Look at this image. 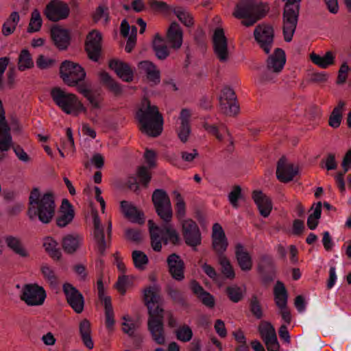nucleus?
Instances as JSON below:
<instances>
[{
	"instance_id": "nucleus-1",
	"label": "nucleus",
	"mask_w": 351,
	"mask_h": 351,
	"mask_svg": "<svg viewBox=\"0 0 351 351\" xmlns=\"http://www.w3.org/2000/svg\"><path fill=\"white\" fill-rule=\"evenodd\" d=\"M143 301L147 308V330L152 339L158 345H164L166 341L165 330V310L159 289L149 287L144 289Z\"/></svg>"
},
{
	"instance_id": "nucleus-2",
	"label": "nucleus",
	"mask_w": 351,
	"mask_h": 351,
	"mask_svg": "<svg viewBox=\"0 0 351 351\" xmlns=\"http://www.w3.org/2000/svg\"><path fill=\"white\" fill-rule=\"evenodd\" d=\"M27 215L33 221L38 219L41 223L51 222L56 214L55 196L52 191L40 194L38 188H34L29 194Z\"/></svg>"
},
{
	"instance_id": "nucleus-3",
	"label": "nucleus",
	"mask_w": 351,
	"mask_h": 351,
	"mask_svg": "<svg viewBox=\"0 0 351 351\" xmlns=\"http://www.w3.org/2000/svg\"><path fill=\"white\" fill-rule=\"evenodd\" d=\"M147 103L145 109L139 108L136 113V119L138 120L140 131L150 137H158L163 130V117L159 112L158 108L155 105H151L150 101L145 99Z\"/></svg>"
},
{
	"instance_id": "nucleus-4",
	"label": "nucleus",
	"mask_w": 351,
	"mask_h": 351,
	"mask_svg": "<svg viewBox=\"0 0 351 351\" xmlns=\"http://www.w3.org/2000/svg\"><path fill=\"white\" fill-rule=\"evenodd\" d=\"M51 96L54 103L67 114L77 116L80 112L87 111L76 95L66 93L60 87L53 88Z\"/></svg>"
},
{
	"instance_id": "nucleus-5",
	"label": "nucleus",
	"mask_w": 351,
	"mask_h": 351,
	"mask_svg": "<svg viewBox=\"0 0 351 351\" xmlns=\"http://www.w3.org/2000/svg\"><path fill=\"white\" fill-rule=\"evenodd\" d=\"M284 3L282 12V33L286 42L292 40L297 27L302 0H282Z\"/></svg>"
},
{
	"instance_id": "nucleus-6",
	"label": "nucleus",
	"mask_w": 351,
	"mask_h": 351,
	"mask_svg": "<svg viewBox=\"0 0 351 351\" xmlns=\"http://www.w3.org/2000/svg\"><path fill=\"white\" fill-rule=\"evenodd\" d=\"M60 77L69 86L76 87L84 84L86 76L84 69L78 63L71 60H64L60 66Z\"/></svg>"
},
{
	"instance_id": "nucleus-7",
	"label": "nucleus",
	"mask_w": 351,
	"mask_h": 351,
	"mask_svg": "<svg viewBox=\"0 0 351 351\" xmlns=\"http://www.w3.org/2000/svg\"><path fill=\"white\" fill-rule=\"evenodd\" d=\"M156 213L158 216L166 223H169L173 217V211L170 198L167 193L162 189L154 191L152 196Z\"/></svg>"
},
{
	"instance_id": "nucleus-8",
	"label": "nucleus",
	"mask_w": 351,
	"mask_h": 351,
	"mask_svg": "<svg viewBox=\"0 0 351 351\" xmlns=\"http://www.w3.org/2000/svg\"><path fill=\"white\" fill-rule=\"evenodd\" d=\"M93 220V238L96 243L98 252L101 256L105 255L106 249L108 247L112 237V222L109 221L107 227V240L105 239L104 230L97 210L92 212Z\"/></svg>"
},
{
	"instance_id": "nucleus-9",
	"label": "nucleus",
	"mask_w": 351,
	"mask_h": 351,
	"mask_svg": "<svg viewBox=\"0 0 351 351\" xmlns=\"http://www.w3.org/2000/svg\"><path fill=\"white\" fill-rule=\"evenodd\" d=\"M46 291L37 284H27L23 287L20 299L27 306L42 305L46 298Z\"/></svg>"
},
{
	"instance_id": "nucleus-10",
	"label": "nucleus",
	"mask_w": 351,
	"mask_h": 351,
	"mask_svg": "<svg viewBox=\"0 0 351 351\" xmlns=\"http://www.w3.org/2000/svg\"><path fill=\"white\" fill-rule=\"evenodd\" d=\"M67 3L61 0H51L45 6L43 14L51 22L66 19L70 14Z\"/></svg>"
},
{
	"instance_id": "nucleus-11",
	"label": "nucleus",
	"mask_w": 351,
	"mask_h": 351,
	"mask_svg": "<svg viewBox=\"0 0 351 351\" xmlns=\"http://www.w3.org/2000/svg\"><path fill=\"white\" fill-rule=\"evenodd\" d=\"M269 8L254 0H241L236 5L233 16L241 19L252 14H267Z\"/></svg>"
},
{
	"instance_id": "nucleus-12",
	"label": "nucleus",
	"mask_w": 351,
	"mask_h": 351,
	"mask_svg": "<svg viewBox=\"0 0 351 351\" xmlns=\"http://www.w3.org/2000/svg\"><path fill=\"white\" fill-rule=\"evenodd\" d=\"M182 233L185 243L197 251V247L202 243V234L200 230L192 219L184 220L182 223Z\"/></svg>"
},
{
	"instance_id": "nucleus-13",
	"label": "nucleus",
	"mask_w": 351,
	"mask_h": 351,
	"mask_svg": "<svg viewBox=\"0 0 351 351\" xmlns=\"http://www.w3.org/2000/svg\"><path fill=\"white\" fill-rule=\"evenodd\" d=\"M254 36L260 47L266 54L269 53L274 38V30L271 25L262 23L257 25L254 31Z\"/></svg>"
},
{
	"instance_id": "nucleus-14",
	"label": "nucleus",
	"mask_w": 351,
	"mask_h": 351,
	"mask_svg": "<svg viewBox=\"0 0 351 351\" xmlns=\"http://www.w3.org/2000/svg\"><path fill=\"white\" fill-rule=\"evenodd\" d=\"M62 291L71 308L77 314L82 313L84 308V298L81 292L69 282L63 285Z\"/></svg>"
},
{
	"instance_id": "nucleus-15",
	"label": "nucleus",
	"mask_w": 351,
	"mask_h": 351,
	"mask_svg": "<svg viewBox=\"0 0 351 351\" xmlns=\"http://www.w3.org/2000/svg\"><path fill=\"white\" fill-rule=\"evenodd\" d=\"M257 269L261 275L262 282L268 285L273 282L276 276V269L273 258L267 254L259 257Z\"/></svg>"
},
{
	"instance_id": "nucleus-16",
	"label": "nucleus",
	"mask_w": 351,
	"mask_h": 351,
	"mask_svg": "<svg viewBox=\"0 0 351 351\" xmlns=\"http://www.w3.org/2000/svg\"><path fill=\"white\" fill-rule=\"evenodd\" d=\"M214 53L221 62H227L229 59L228 39L222 28H217L213 36Z\"/></svg>"
},
{
	"instance_id": "nucleus-17",
	"label": "nucleus",
	"mask_w": 351,
	"mask_h": 351,
	"mask_svg": "<svg viewBox=\"0 0 351 351\" xmlns=\"http://www.w3.org/2000/svg\"><path fill=\"white\" fill-rule=\"evenodd\" d=\"M101 34L97 30L88 33L85 42V51L90 60L97 62L101 52Z\"/></svg>"
},
{
	"instance_id": "nucleus-18",
	"label": "nucleus",
	"mask_w": 351,
	"mask_h": 351,
	"mask_svg": "<svg viewBox=\"0 0 351 351\" xmlns=\"http://www.w3.org/2000/svg\"><path fill=\"white\" fill-rule=\"evenodd\" d=\"M299 168L292 163H288L285 156H282L277 162L276 177L279 181L287 183L293 180L298 173Z\"/></svg>"
},
{
	"instance_id": "nucleus-19",
	"label": "nucleus",
	"mask_w": 351,
	"mask_h": 351,
	"mask_svg": "<svg viewBox=\"0 0 351 351\" xmlns=\"http://www.w3.org/2000/svg\"><path fill=\"white\" fill-rule=\"evenodd\" d=\"M212 247L219 256H223L228 246V239L221 226L215 223L212 228Z\"/></svg>"
},
{
	"instance_id": "nucleus-20",
	"label": "nucleus",
	"mask_w": 351,
	"mask_h": 351,
	"mask_svg": "<svg viewBox=\"0 0 351 351\" xmlns=\"http://www.w3.org/2000/svg\"><path fill=\"white\" fill-rule=\"evenodd\" d=\"M147 224L152 247L155 252H159L162 250V242L164 245H167L170 243V241L168 240L167 235L164 232V230L156 225L153 220L149 219Z\"/></svg>"
},
{
	"instance_id": "nucleus-21",
	"label": "nucleus",
	"mask_w": 351,
	"mask_h": 351,
	"mask_svg": "<svg viewBox=\"0 0 351 351\" xmlns=\"http://www.w3.org/2000/svg\"><path fill=\"white\" fill-rule=\"evenodd\" d=\"M50 33L54 45L60 51H65L68 49L71 40L69 30L55 25L51 28Z\"/></svg>"
},
{
	"instance_id": "nucleus-22",
	"label": "nucleus",
	"mask_w": 351,
	"mask_h": 351,
	"mask_svg": "<svg viewBox=\"0 0 351 351\" xmlns=\"http://www.w3.org/2000/svg\"><path fill=\"white\" fill-rule=\"evenodd\" d=\"M167 263L171 277L176 280L182 281L184 278L185 264L181 257L176 253H172L168 256Z\"/></svg>"
},
{
	"instance_id": "nucleus-23",
	"label": "nucleus",
	"mask_w": 351,
	"mask_h": 351,
	"mask_svg": "<svg viewBox=\"0 0 351 351\" xmlns=\"http://www.w3.org/2000/svg\"><path fill=\"white\" fill-rule=\"evenodd\" d=\"M252 198L256 205L259 213L263 217H267L272 210L271 199L261 190H254L252 193Z\"/></svg>"
},
{
	"instance_id": "nucleus-24",
	"label": "nucleus",
	"mask_w": 351,
	"mask_h": 351,
	"mask_svg": "<svg viewBox=\"0 0 351 351\" xmlns=\"http://www.w3.org/2000/svg\"><path fill=\"white\" fill-rule=\"evenodd\" d=\"M108 66L123 81L131 82L133 80L134 72L128 63L112 59L109 61Z\"/></svg>"
},
{
	"instance_id": "nucleus-25",
	"label": "nucleus",
	"mask_w": 351,
	"mask_h": 351,
	"mask_svg": "<svg viewBox=\"0 0 351 351\" xmlns=\"http://www.w3.org/2000/svg\"><path fill=\"white\" fill-rule=\"evenodd\" d=\"M60 215L56 218V223L59 228H64L71 223L75 217L73 205L67 199H63L60 207Z\"/></svg>"
},
{
	"instance_id": "nucleus-26",
	"label": "nucleus",
	"mask_w": 351,
	"mask_h": 351,
	"mask_svg": "<svg viewBox=\"0 0 351 351\" xmlns=\"http://www.w3.org/2000/svg\"><path fill=\"white\" fill-rule=\"evenodd\" d=\"M182 36L183 32L180 25L173 21L170 24L167 31L166 40H165L170 45L171 48L178 49L182 44Z\"/></svg>"
},
{
	"instance_id": "nucleus-27",
	"label": "nucleus",
	"mask_w": 351,
	"mask_h": 351,
	"mask_svg": "<svg viewBox=\"0 0 351 351\" xmlns=\"http://www.w3.org/2000/svg\"><path fill=\"white\" fill-rule=\"evenodd\" d=\"M138 68L145 72L152 86L158 85L160 82V71L152 62L141 61L138 63Z\"/></svg>"
},
{
	"instance_id": "nucleus-28",
	"label": "nucleus",
	"mask_w": 351,
	"mask_h": 351,
	"mask_svg": "<svg viewBox=\"0 0 351 351\" xmlns=\"http://www.w3.org/2000/svg\"><path fill=\"white\" fill-rule=\"evenodd\" d=\"M266 62L267 68L279 73L284 68L286 62L285 53L284 50L280 48H276L274 50V53L267 58Z\"/></svg>"
},
{
	"instance_id": "nucleus-29",
	"label": "nucleus",
	"mask_w": 351,
	"mask_h": 351,
	"mask_svg": "<svg viewBox=\"0 0 351 351\" xmlns=\"http://www.w3.org/2000/svg\"><path fill=\"white\" fill-rule=\"evenodd\" d=\"M121 208L125 217L133 223H137L140 225L145 223V215L142 211L125 200L121 202Z\"/></svg>"
},
{
	"instance_id": "nucleus-30",
	"label": "nucleus",
	"mask_w": 351,
	"mask_h": 351,
	"mask_svg": "<svg viewBox=\"0 0 351 351\" xmlns=\"http://www.w3.org/2000/svg\"><path fill=\"white\" fill-rule=\"evenodd\" d=\"M166 43L165 39L158 33L154 35L152 47L155 56L160 60H165L170 54Z\"/></svg>"
},
{
	"instance_id": "nucleus-31",
	"label": "nucleus",
	"mask_w": 351,
	"mask_h": 351,
	"mask_svg": "<svg viewBox=\"0 0 351 351\" xmlns=\"http://www.w3.org/2000/svg\"><path fill=\"white\" fill-rule=\"evenodd\" d=\"M235 255L238 264L242 271H250L252 267V260L250 254L244 250L241 243H237L235 247Z\"/></svg>"
},
{
	"instance_id": "nucleus-32",
	"label": "nucleus",
	"mask_w": 351,
	"mask_h": 351,
	"mask_svg": "<svg viewBox=\"0 0 351 351\" xmlns=\"http://www.w3.org/2000/svg\"><path fill=\"white\" fill-rule=\"evenodd\" d=\"M274 295L275 304L278 308H285L287 306L288 292L282 282H276L274 287Z\"/></svg>"
},
{
	"instance_id": "nucleus-33",
	"label": "nucleus",
	"mask_w": 351,
	"mask_h": 351,
	"mask_svg": "<svg viewBox=\"0 0 351 351\" xmlns=\"http://www.w3.org/2000/svg\"><path fill=\"white\" fill-rule=\"evenodd\" d=\"M5 242L8 246L14 253L23 257L27 258L29 256V253L23 246L21 240L12 235H7L4 237Z\"/></svg>"
},
{
	"instance_id": "nucleus-34",
	"label": "nucleus",
	"mask_w": 351,
	"mask_h": 351,
	"mask_svg": "<svg viewBox=\"0 0 351 351\" xmlns=\"http://www.w3.org/2000/svg\"><path fill=\"white\" fill-rule=\"evenodd\" d=\"M310 59L313 64L322 69H326L335 63V56L331 51H326L323 56L312 53L310 54Z\"/></svg>"
},
{
	"instance_id": "nucleus-35",
	"label": "nucleus",
	"mask_w": 351,
	"mask_h": 351,
	"mask_svg": "<svg viewBox=\"0 0 351 351\" xmlns=\"http://www.w3.org/2000/svg\"><path fill=\"white\" fill-rule=\"evenodd\" d=\"M100 81L103 85L116 97L120 96L123 90L119 83L116 82L108 73L102 71L99 73Z\"/></svg>"
},
{
	"instance_id": "nucleus-36",
	"label": "nucleus",
	"mask_w": 351,
	"mask_h": 351,
	"mask_svg": "<svg viewBox=\"0 0 351 351\" xmlns=\"http://www.w3.org/2000/svg\"><path fill=\"white\" fill-rule=\"evenodd\" d=\"M346 102L339 100L337 105L333 108L328 118V125L332 128H338L343 119V112L345 110Z\"/></svg>"
},
{
	"instance_id": "nucleus-37",
	"label": "nucleus",
	"mask_w": 351,
	"mask_h": 351,
	"mask_svg": "<svg viewBox=\"0 0 351 351\" xmlns=\"http://www.w3.org/2000/svg\"><path fill=\"white\" fill-rule=\"evenodd\" d=\"M81 238L78 234H67L62 238V246L64 252L69 254L75 253L80 246Z\"/></svg>"
},
{
	"instance_id": "nucleus-38",
	"label": "nucleus",
	"mask_w": 351,
	"mask_h": 351,
	"mask_svg": "<svg viewBox=\"0 0 351 351\" xmlns=\"http://www.w3.org/2000/svg\"><path fill=\"white\" fill-rule=\"evenodd\" d=\"M79 330L84 344L88 349H93L94 343L91 338V328L90 321L87 319H82L79 324Z\"/></svg>"
},
{
	"instance_id": "nucleus-39",
	"label": "nucleus",
	"mask_w": 351,
	"mask_h": 351,
	"mask_svg": "<svg viewBox=\"0 0 351 351\" xmlns=\"http://www.w3.org/2000/svg\"><path fill=\"white\" fill-rule=\"evenodd\" d=\"M179 21L188 27L194 25V19L192 14L183 7H176L172 10Z\"/></svg>"
},
{
	"instance_id": "nucleus-40",
	"label": "nucleus",
	"mask_w": 351,
	"mask_h": 351,
	"mask_svg": "<svg viewBox=\"0 0 351 351\" xmlns=\"http://www.w3.org/2000/svg\"><path fill=\"white\" fill-rule=\"evenodd\" d=\"M32 67H34V62L31 53L27 49H22L18 58V69L24 71Z\"/></svg>"
},
{
	"instance_id": "nucleus-41",
	"label": "nucleus",
	"mask_w": 351,
	"mask_h": 351,
	"mask_svg": "<svg viewBox=\"0 0 351 351\" xmlns=\"http://www.w3.org/2000/svg\"><path fill=\"white\" fill-rule=\"evenodd\" d=\"M220 110L227 116L235 117L240 111V106L237 100L230 101H219Z\"/></svg>"
},
{
	"instance_id": "nucleus-42",
	"label": "nucleus",
	"mask_w": 351,
	"mask_h": 351,
	"mask_svg": "<svg viewBox=\"0 0 351 351\" xmlns=\"http://www.w3.org/2000/svg\"><path fill=\"white\" fill-rule=\"evenodd\" d=\"M166 291L173 303L178 304L182 307H188L189 304L186 299L180 290L171 286H167Z\"/></svg>"
},
{
	"instance_id": "nucleus-43",
	"label": "nucleus",
	"mask_w": 351,
	"mask_h": 351,
	"mask_svg": "<svg viewBox=\"0 0 351 351\" xmlns=\"http://www.w3.org/2000/svg\"><path fill=\"white\" fill-rule=\"evenodd\" d=\"M42 23L43 21L39 11L37 9L34 10L31 14V19L27 32L28 33H34L40 31Z\"/></svg>"
},
{
	"instance_id": "nucleus-44",
	"label": "nucleus",
	"mask_w": 351,
	"mask_h": 351,
	"mask_svg": "<svg viewBox=\"0 0 351 351\" xmlns=\"http://www.w3.org/2000/svg\"><path fill=\"white\" fill-rule=\"evenodd\" d=\"M104 305L105 309V322L106 328L110 330H112L115 320L112 302H110L109 299L107 298L105 300V303Z\"/></svg>"
},
{
	"instance_id": "nucleus-45",
	"label": "nucleus",
	"mask_w": 351,
	"mask_h": 351,
	"mask_svg": "<svg viewBox=\"0 0 351 351\" xmlns=\"http://www.w3.org/2000/svg\"><path fill=\"white\" fill-rule=\"evenodd\" d=\"M322 205L321 202H317L314 212L307 219V226L310 230H315L318 226L322 215Z\"/></svg>"
},
{
	"instance_id": "nucleus-46",
	"label": "nucleus",
	"mask_w": 351,
	"mask_h": 351,
	"mask_svg": "<svg viewBox=\"0 0 351 351\" xmlns=\"http://www.w3.org/2000/svg\"><path fill=\"white\" fill-rule=\"evenodd\" d=\"M219 264L221 267V273L223 276L228 279H233L235 277L234 269L230 264V261L225 256L219 257Z\"/></svg>"
},
{
	"instance_id": "nucleus-47",
	"label": "nucleus",
	"mask_w": 351,
	"mask_h": 351,
	"mask_svg": "<svg viewBox=\"0 0 351 351\" xmlns=\"http://www.w3.org/2000/svg\"><path fill=\"white\" fill-rule=\"evenodd\" d=\"M132 257L135 267L141 270L144 269L145 265L149 262L147 256L144 252L139 250L133 251Z\"/></svg>"
},
{
	"instance_id": "nucleus-48",
	"label": "nucleus",
	"mask_w": 351,
	"mask_h": 351,
	"mask_svg": "<svg viewBox=\"0 0 351 351\" xmlns=\"http://www.w3.org/2000/svg\"><path fill=\"white\" fill-rule=\"evenodd\" d=\"M149 167L145 166H139L136 170V177L139 182L147 187L152 180V173L149 171Z\"/></svg>"
},
{
	"instance_id": "nucleus-49",
	"label": "nucleus",
	"mask_w": 351,
	"mask_h": 351,
	"mask_svg": "<svg viewBox=\"0 0 351 351\" xmlns=\"http://www.w3.org/2000/svg\"><path fill=\"white\" fill-rule=\"evenodd\" d=\"M250 311L257 319L263 317L262 306L256 295H252L250 300Z\"/></svg>"
},
{
	"instance_id": "nucleus-50",
	"label": "nucleus",
	"mask_w": 351,
	"mask_h": 351,
	"mask_svg": "<svg viewBox=\"0 0 351 351\" xmlns=\"http://www.w3.org/2000/svg\"><path fill=\"white\" fill-rule=\"evenodd\" d=\"M173 194L175 196L176 200L175 205L176 216L178 219H182L185 216L186 214L185 202L178 191H174Z\"/></svg>"
},
{
	"instance_id": "nucleus-51",
	"label": "nucleus",
	"mask_w": 351,
	"mask_h": 351,
	"mask_svg": "<svg viewBox=\"0 0 351 351\" xmlns=\"http://www.w3.org/2000/svg\"><path fill=\"white\" fill-rule=\"evenodd\" d=\"M258 332L264 341L265 339L269 338L273 335L276 336V330L273 325L269 322H265L258 326Z\"/></svg>"
},
{
	"instance_id": "nucleus-52",
	"label": "nucleus",
	"mask_w": 351,
	"mask_h": 351,
	"mask_svg": "<svg viewBox=\"0 0 351 351\" xmlns=\"http://www.w3.org/2000/svg\"><path fill=\"white\" fill-rule=\"evenodd\" d=\"M176 336L178 340L182 342H188L193 337V331L188 325L184 324L176 330Z\"/></svg>"
},
{
	"instance_id": "nucleus-53",
	"label": "nucleus",
	"mask_w": 351,
	"mask_h": 351,
	"mask_svg": "<svg viewBox=\"0 0 351 351\" xmlns=\"http://www.w3.org/2000/svg\"><path fill=\"white\" fill-rule=\"evenodd\" d=\"M226 292L229 299L235 303L239 302L243 298L241 288L238 286L228 287Z\"/></svg>"
},
{
	"instance_id": "nucleus-54",
	"label": "nucleus",
	"mask_w": 351,
	"mask_h": 351,
	"mask_svg": "<svg viewBox=\"0 0 351 351\" xmlns=\"http://www.w3.org/2000/svg\"><path fill=\"white\" fill-rule=\"evenodd\" d=\"M162 229L164 230L165 234L171 244L173 245H179L180 244V237L176 229L169 225L165 226Z\"/></svg>"
},
{
	"instance_id": "nucleus-55",
	"label": "nucleus",
	"mask_w": 351,
	"mask_h": 351,
	"mask_svg": "<svg viewBox=\"0 0 351 351\" xmlns=\"http://www.w3.org/2000/svg\"><path fill=\"white\" fill-rule=\"evenodd\" d=\"M278 74L265 66L259 74V82L261 84L274 82Z\"/></svg>"
},
{
	"instance_id": "nucleus-56",
	"label": "nucleus",
	"mask_w": 351,
	"mask_h": 351,
	"mask_svg": "<svg viewBox=\"0 0 351 351\" xmlns=\"http://www.w3.org/2000/svg\"><path fill=\"white\" fill-rule=\"evenodd\" d=\"M40 271L44 278L47 280L51 285H57L58 277L55 274L54 271L47 264H43L40 267Z\"/></svg>"
},
{
	"instance_id": "nucleus-57",
	"label": "nucleus",
	"mask_w": 351,
	"mask_h": 351,
	"mask_svg": "<svg viewBox=\"0 0 351 351\" xmlns=\"http://www.w3.org/2000/svg\"><path fill=\"white\" fill-rule=\"evenodd\" d=\"M148 4L149 7L157 12H161L165 14H168L173 9L165 1H157V0H149Z\"/></svg>"
},
{
	"instance_id": "nucleus-58",
	"label": "nucleus",
	"mask_w": 351,
	"mask_h": 351,
	"mask_svg": "<svg viewBox=\"0 0 351 351\" xmlns=\"http://www.w3.org/2000/svg\"><path fill=\"white\" fill-rule=\"evenodd\" d=\"M125 235L128 240L136 243H140L143 241L141 230L134 228H128L125 231Z\"/></svg>"
},
{
	"instance_id": "nucleus-59",
	"label": "nucleus",
	"mask_w": 351,
	"mask_h": 351,
	"mask_svg": "<svg viewBox=\"0 0 351 351\" xmlns=\"http://www.w3.org/2000/svg\"><path fill=\"white\" fill-rule=\"evenodd\" d=\"M241 187L239 185H234L232 191L228 195V199L232 206L238 207V200L241 197Z\"/></svg>"
},
{
	"instance_id": "nucleus-60",
	"label": "nucleus",
	"mask_w": 351,
	"mask_h": 351,
	"mask_svg": "<svg viewBox=\"0 0 351 351\" xmlns=\"http://www.w3.org/2000/svg\"><path fill=\"white\" fill-rule=\"evenodd\" d=\"M237 95L234 90L229 86H225L221 93L219 101H230L237 100Z\"/></svg>"
},
{
	"instance_id": "nucleus-61",
	"label": "nucleus",
	"mask_w": 351,
	"mask_h": 351,
	"mask_svg": "<svg viewBox=\"0 0 351 351\" xmlns=\"http://www.w3.org/2000/svg\"><path fill=\"white\" fill-rule=\"evenodd\" d=\"M77 91L83 95V96L88 100L90 104L96 100L95 97L93 95L92 90L90 88V85L87 82L79 86Z\"/></svg>"
},
{
	"instance_id": "nucleus-62",
	"label": "nucleus",
	"mask_w": 351,
	"mask_h": 351,
	"mask_svg": "<svg viewBox=\"0 0 351 351\" xmlns=\"http://www.w3.org/2000/svg\"><path fill=\"white\" fill-rule=\"evenodd\" d=\"M56 63V60L47 58L44 55H39L36 59V65L40 69H47L52 67Z\"/></svg>"
},
{
	"instance_id": "nucleus-63",
	"label": "nucleus",
	"mask_w": 351,
	"mask_h": 351,
	"mask_svg": "<svg viewBox=\"0 0 351 351\" xmlns=\"http://www.w3.org/2000/svg\"><path fill=\"white\" fill-rule=\"evenodd\" d=\"M144 158L149 169H154L156 167V153L155 151L146 149Z\"/></svg>"
},
{
	"instance_id": "nucleus-64",
	"label": "nucleus",
	"mask_w": 351,
	"mask_h": 351,
	"mask_svg": "<svg viewBox=\"0 0 351 351\" xmlns=\"http://www.w3.org/2000/svg\"><path fill=\"white\" fill-rule=\"evenodd\" d=\"M264 343L268 351H280V343L277 339V335L265 339Z\"/></svg>"
}]
</instances>
